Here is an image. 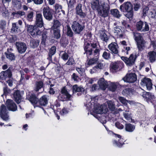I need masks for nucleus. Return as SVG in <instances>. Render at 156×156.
Segmentation results:
<instances>
[{"mask_svg":"<svg viewBox=\"0 0 156 156\" xmlns=\"http://www.w3.org/2000/svg\"><path fill=\"white\" fill-rule=\"evenodd\" d=\"M43 20L42 16L41 14L39 12H37L36 16V21Z\"/></svg>","mask_w":156,"mask_h":156,"instance_id":"58","label":"nucleus"},{"mask_svg":"<svg viewBox=\"0 0 156 156\" xmlns=\"http://www.w3.org/2000/svg\"><path fill=\"white\" fill-rule=\"evenodd\" d=\"M61 91V93L59 94V95L58 96V99L61 101H65L67 100Z\"/></svg>","mask_w":156,"mask_h":156,"instance_id":"50","label":"nucleus"},{"mask_svg":"<svg viewBox=\"0 0 156 156\" xmlns=\"http://www.w3.org/2000/svg\"><path fill=\"white\" fill-rule=\"evenodd\" d=\"M72 78L75 81L77 82L79 79V77L76 74L74 73L72 75Z\"/></svg>","mask_w":156,"mask_h":156,"instance_id":"62","label":"nucleus"},{"mask_svg":"<svg viewBox=\"0 0 156 156\" xmlns=\"http://www.w3.org/2000/svg\"><path fill=\"white\" fill-rule=\"evenodd\" d=\"M6 105L8 110L12 112L17 110V107L13 101L11 99H8L6 102Z\"/></svg>","mask_w":156,"mask_h":156,"instance_id":"11","label":"nucleus"},{"mask_svg":"<svg viewBox=\"0 0 156 156\" xmlns=\"http://www.w3.org/2000/svg\"><path fill=\"white\" fill-rule=\"evenodd\" d=\"M137 79L136 76L134 73H127L125 77L122 78V80L127 82L133 83Z\"/></svg>","mask_w":156,"mask_h":156,"instance_id":"7","label":"nucleus"},{"mask_svg":"<svg viewBox=\"0 0 156 156\" xmlns=\"http://www.w3.org/2000/svg\"><path fill=\"white\" fill-rule=\"evenodd\" d=\"M82 5L79 4L76 7V14L79 15L81 18H84L86 16V14L83 12L81 9Z\"/></svg>","mask_w":156,"mask_h":156,"instance_id":"18","label":"nucleus"},{"mask_svg":"<svg viewBox=\"0 0 156 156\" xmlns=\"http://www.w3.org/2000/svg\"><path fill=\"white\" fill-rule=\"evenodd\" d=\"M100 38L102 41H104L105 42H107L108 39V38L107 35L105 32L102 31L100 33Z\"/></svg>","mask_w":156,"mask_h":156,"instance_id":"38","label":"nucleus"},{"mask_svg":"<svg viewBox=\"0 0 156 156\" xmlns=\"http://www.w3.org/2000/svg\"><path fill=\"white\" fill-rule=\"evenodd\" d=\"M100 50L99 49H96L94 51V55L96 57H98L99 55V52Z\"/></svg>","mask_w":156,"mask_h":156,"instance_id":"64","label":"nucleus"},{"mask_svg":"<svg viewBox=\"0 0 156 156\" xmlns=\"http://www.w3.org/2000/svg\"><path fill=\"white\" fill-rule=\"evenodd\" d=\"M145 97L147 100H152L155 99L154 96L150 92H147L145 95Z\"/></svg>","mask_w":156,"mask_h":156,"instance_id":"40","label":"nucleus"},{"mask_svg":"<svg viewBox=\"0 0 156 156\" xmlns=\"http://www.w3.org/2000/svg\"><path fill=\"white\" fill-rule=\"evenodd\" d=\"M0 116L2 119L4 121H7L9 118V116L8 115V111L4 105H2L0 108Z\"/></svg>","mask_w":156,"mask_h":156,"instance_id":"6","label":"nucleus"},{"mask_svg":"<svg viewBox=\"0 0 156 156\" xmlns=\"http://www.w3.org/2000/svg\"><path fill=\"white\" fill-rule=\"evenodd\" d=\"M124 109L125 112H123V115L125 118L127 120H129L131 119V113L129 110V109Z\"/></svg>","mask_w":156,"mask_h":156,"instance_id":"26","label":"nucleus"},{"mask_svg":"<svg viewBox=\"0 0 156 156\" xmlns=\"http://www.w3.org/2000/svg\"><path fill=\"white\" fill-rule=\"evenodd\" d=\"M150 61L152 63L156 60V51H151L149 52L147 55Z\"/></svg>","mask_w":156,"mask_h":156,"instance_id":"19","label":"nucleus"},{"mask_svg":"<svg viewBox=\"0 0 156 156\" xmlns=\"http://www.w3.org/2000/svg\"><path fill=\"white\" fill-rule=\"evenodd\" d=\"M118 83H109L108 89L109 90L112 92L115 91L118 86Z\"/></svg>","mask_w":156,"mask_h":156,"instance_id":"28","label":"nucleus"},{"mask_svg":"<svg viewBox=\"0 0 156 156\" xmlns=\"http://www.w3.org/2000/svg\"><path fill=\"white\" fill-rule=\"evenodd\" d=\"M34 13L32 11H30L28 12L27 15V19L29 21H31L33 20Z\"/></svg>","mask_w":156,"mask_h":156,"instance_id":"45","label":"nucleus"},{"mask_svg":"<svg viewBox=\"0 0 156 156\" xmlns=\"http://www.w3.org/2000/svg\"><path fill=\"white\" fill-rule=\"evenodd\" d=\"M61 26V24L60 22L57 20H55L53 25V27L54 29H58V28Z\"/></svg>","mask_w":156,"mask_h":156,"instance_id":"48","label":"nucleus"},{"mask_svg":"<svg viewBox=\"0 0 156 156\" xmlns=\"http://www.w3.org/2000/svg\"><path fill=\"white\" fill-rule=\"evenodd\" d=\"M44 23L43 20L36 21V25L37 27H42L43 26Z\"/></svg>","mask_w":156,"mask_h":156,"instance_id":"56","label":"nucleus"},{"mask_svg":"<svg viewBox=\"0 0 156 156\" xmlns=\"http://www.w3.org/2000/svg\"><path fill=\"white\" fill-rule=\"evenodd\" d=\"M43 11V15L44 18L49 21L51 20L53 17L52 12L49 8L47 6L44 7Z\"/></svg>","mask_w":156,"mask_h":156,"instance_id":"8","label":"nucleus"},{"mask_svg":"<svg viewBox=\"0 0 156 156\" xmlns=\"http://www.w3.org/2000/svg\"><path fill=\"white\" fill-rule=\"evenodd\" d=\"M122 94L124 95L129 94H130L129 89L126 88L124 89L122 91Z\"/></svg>","mask_w":156,"mask_h":156,"instance_id":"61","label":"nucleus"},{"mask_svg":"<svg viewBox=\"0 0 156 156\" xmlns=\"http://www.w3.org/2000/svg\"><path fill=\"white\" fill-rule=\"evenodd\" d=\"M127 13L126 14L125 16L128 18H131L133 16L132 11H127Z\"/></svg>","mask_w":156,"mask_h":156,"instance_id":"60","label":"nucleus"},{"mask_svg":"<svg viewBox=\"0 0 156 156\" xmlns=\"http://www.w3.org/2000/svg\"><path fill=\"white\" fill-rule=\"evenodd\" d=\"M6 57L10 60L12 61L15 59V56L14 54L11 53L9 51L8 49H7V52L5 53Z\"/></svg>","mask_w":156,"mask_h":156,"instance_id":"37","label":"nucleus"},{"mask_svg":"<svg viewBox=\"0 0 156 156\" xmlns=\"http://www.w3.org/2000/svg\"><path fill=\"white\" fill-rule=\"evenodd\" d=\"M136 57V55L133 54H131L128 58L122 57V59L127 66H131L134 64Z\"/></svg>","mask_w":156,"mask_h":156,"instance_id":"5","label":"nucleus"},{"mask_svg":"<svg viewBox=\"0 0 156 156\" xmlns=\"http://www.w3.org/2000/svg\"><path fill=\"white\" fill-rule=\"evenodd\" d=\"M137 46L139 50L141 51L144 49V40L137 42Z\"/></svg>","mask_w":156,"mask_h":156,"instance_id":"41","label":"nucleus"},{"mask_svg":"<svg viewBox=\"0 0 156 156\" xmlns=\"http://www.w3.org/2000/svg\"><path fill=\"white\" fill-rule=\"evenodd\" d=\"M44 83L42 81H40L36 82L34 90L38 91L43 87Z\"/></svg>","mask_w":156,"mask_h":156,"instance_id":"27","label":"nucleus"},{"mask_svg":"<svg viewBox=\"0 0 156 156\" xmlns=\"http://www.w3.org/2000/svg\"><path fill=\"white\" fill-rule=\"evenodd\" d=\"M47 38V34L46 32H44L42 34V41L41 42V44H43L44 45L45 44V43L46 39Z\"/></svg>","mask_w":156,"mask_h":156,"instance_id":"53","label":"nucleus"},{"mask_svg":"<svg viewBox=\"0 0 156 156\" xmlns=\"http://www.w3.org/2000/svg\"><path fill=\"white\" fill-rule=\"evenodd\" d=\"M123 63L120 61H117L111 64V69L114 70L122 69L123 66Z\"/></svg>","mask_w":156,"mask_h":156,"instance_id":"17","label":"nucleus"},{"mask_svg":"<svg viewBox=\"0 0 156 156\" xmlns=\"http://www.w3.org/2000/svg\"><path fill=\"white\" fill-rule=\"evenodd\" d=\"M11 69L12 67H9L7 70L2 73V75L5 78H10L12 76V72L11 71Z\"/></svg>","mask_w":156,"mask_h":156,"instance_id":"23","label":"nucleus"},{"mask_svg":"<svg viewBox=\"0 0 156 156\" xmlns=\"http://www.w3.org/2000/svg\"><path fill=\"white\" fill-rule=\"evenodd\" d=\"M111 12L112 15L117 18H119L121 16V15L120 14L119 10L117 9L111 10Z\"/></svg>","mask_w":156,"mask_h":156,"instance_id":"33","label":"nucleus"},{"mask_svg":"<svg viewBox=\"0 0 156 156\" xmlns=\"http://www.w3.org/2000/svg\"><path fill=\"white\" fill-rule=\"evenodd\" d=\"M149 8L147 6H144L142 9V14L143 16H146L148 12Z\"/></svg>","mask_w":156,"mask_h":156,"instance_id":"44","label":"nucleus"},{"mask_svg":"<svg viewBox=\"0 0 156 156\" xmlns=\"http://www.w3.org/2000/svg\"><path fill=\"white\" fill-rule=\"evenodd\" d=\"M140 84L142 87H146L148 90L152 88V84L151 80L149 78H145L142 79Z\"/></svg>","mask_w":156,"mask_h":156,"instance_id":"10","label":"nucleus"},{"mask_svg":"<svg viewBox=\"0 0 156 156\" xmlns=\"http://www.w3.org/2000/svg\"><path fill=\"white\" fill-rule=\"evenodd\" d=\"M74 62L73 59L72 58H70L68 62H66V64L68 65H73Z\"/></svg>","mask_w":156,"mask_h":156,"instance_id":"63","label":"nucleus"},{"mask_svg":"<svg viewBox=\"0 0 156 156\" xmlns=\"http://www.w3.org/2000/svg\"><path fill=\"white\" fill-rule=\"evenodd\" d=\"M60 31L59 29L54 30V34L56 38H59L60 37Z\"/></svg>","mask_w":156,"mask_h":156,"instance_id":"55","label":"nucleus"},{"mask_svg":"<svg viewBox=\"0 0 156 156\" xmlns=\"http://www.w3.org/2000/svg\"><path fill=\"white\" fill-rule=\"evenodd\" d=\"M62 92L65 98L67 100H69L71 97V95L68 92L67 90L65 87H63L62 90Z\"/></svg>","mask_w":156,"mask_h":156,"instance_id":"36","label":"nucleus"},{"mask_svg":"<svg viewBox=\"0 0 156 156\" xmlns=\"http://www.w3.org/2000/svg\"><path fill=\"white\" fill-rule=\"evenodd\" d=\"M98 60V57H96L89 59L87 65H92L96 63Z\"/></svg>","mask_w":156,"mask_h":156,"instance_id":"42","label":"nucleus"},{"mask_svg":"<svg viewBox=\"0 0 156 156\" xmlns=\"http://www.w3.org/2000/svg\"><path fill=\"white\" fill-rule=\"evenodd\" d=\"M29 101L33 104L35 105L38 102V99L34 94H31L29 99Z\"/></svg>","mask_w":156,"mask_h":156,"instance_id":"32","label":"nucleus"},{"mask_svg":"<svg viewBox=\"0 0 156 156\" xmlns=\"http://www.w3.org/2000/svg\"><path fill=\"white\" fill-rule=\"evenodd\" d=\"M83 90L84 89L83 87L81 86H78L77 85H74L73 87V94L77 92H82Z\"/></svg>","mask_w":156,"mask_h":156,"instance_id":"30","label":"nucleus"},{"mask_svg":"<svg viewBox=\"0 0 156 156\" xmlns=\"http://www.w3.org/2000/svg\"><path fill=\"white\" fill-rule=\"evenodd\" d=\"M54 7L56 11L58 12H60L61 10H62V6L58 4H55L54 5Z\"/></svg>","mask_w":156,"mask_h":156,"instance_id":"52","label":"nucleus"},{"mask_svg":"<svg viewBox=\"0 0 156 156\" xmlns=\"http://www.w3.org/2000/svg\"><path fill=\"white\" fill-rule=\"evenodd\" d=\"M56 48L55 46H53L49 50V52L48 54L49 57L48 58L49 60H51V57L52 55H54L56 52Z\"/></svg>","mask_w":156,"mask_h":156,"instance_id":"29","label":"nucleus"},{"mask_svg":"<svg viewBox=\"0 0 156 156\" xmlns=\"http://www.w3.org/2000/svg\"><path fill=\"white\" fill-rule=\"evenodd\" d=\"M114 33L118 38L122 37L124 34L123 29L119 26L114 27Z\"/></svg>","mask_w":156,"mask_h":156,"instance_id":"14","label":"nucleus"},{"mask_svg":"<svg viewBox=\"0 0 156 156\" xmlns=\"http://www.w3.org/2000/svg\"><path fill=\"white\" fill-rule=\"evenodd\" d=\"M115 136L116 137V139L115 140L113 141V144L114 146L120 147L124 144V140L121 137V136L120 135L115 134Z\"/></svg>","mask_w":156,"mask_h":156,"instance_id":"15","label":"nucleus"},{"mask_svg":"<svg viewBox=\"0 0 156 156\" xmlns=\"http://www.w3.org/2000/svg\"><path fill=\"white\" fill-rule=\"evenodd\" d=\"M98 83L100 88L102 90H105L108 85L107 82L103 78L99 80Z\"/></svg>","mask_w":156,"mask_h":156,"instance_id":"20","label":"nucleus"},{"mask_svg":"<svg viewBox=\"0 0 156 156\" xmlns=\"http://www.w3.org/2000/svg\"><path fill=\"white\" fill-rule=\"evenodd\" d=\"M136 28L137 30L141 32H145L148 31L149 30V27L147 23L141 21L136 23Z\"/></svg>","mask_w":156,"mask_h":156,"instance_id":"4","label":"nucleus"},{"mask_svg":"<svg viewBox=\"0 0 156 156\" xmlns=\"http://www.w3.org/2000/svg\"><path fill=\"white\" fill-rule=\"evenodd\" d=\"M76 71L81 75L83 74L84 73V69L81 68H76Z\"/></svg>","mask_w":156,"mask_h":156,"instance_id":"59","label":"nucleus"},{"mask_svg":"<svg viewBox=\"0 0 156 156\" xmlns=\"http://www.w3.org/2000/svg\"><path fill=\"white\" fill-rule=\"evenodd\" d=\"M108 107L110 110L113 111L115 108V104L112 101H108L107 102Z\"/></svg>","mask_w":156,"mask_h":156,"instance_id":"39","label":"nucleus"},{"mask_svg":"<svg viewBox=\"0 0 156 156\" xmlns=\"http://www.w3.org/2000/svg\"><path fill=\"white\" fill-rule=\"evenodd\" d=\"M102 56L104 59L108 60L110 58V53L109 52L105 51L103 52Z\"/></svg>","mask_w":156,"mask_h":156,"instance_id":"46","label":"nucleus"},{"mask_svg":"<svg viewBox=\"0 0 156 156\" xmlns=\"http://www.w3.org/2000/svg\"><path fill=\"white\" fill-rule=\"evenodd\" d=\"M104 67V64L102 62L98 63L97 65L94 66L91 70V73H93L97 71V69H102Z\"/></svg>","mask_w":156,"mask_h":156,"instance_id":"22","label":"nucleus"},{"mask_svg":"<svg viewBox=\"0 0 156 156\" xmlns=\"http://www.w3.org/2000/svg\"><path fill=\"white\" fill-rule=\"evenodd\" d=\"M27 31L30 34L31 33L32 31H33L35 26H34L32 25H27Z\"/></svg>","mask_w":156,"mask_h":156,"instance_id":"57","label":"nucleus"},{"mask_svg":"<svg viewBox=\"0 0 156 156\" xmlns=\"http://www.w3.org/2000/svg\"><path fill=\"white\" fill-rule=\"evenodd\" d=\"M62 54L61 55V58L64 60H67L68 57L69 55L68 54L65 52H64L63 51H62L61 52V54Z\"/></svg>","mask_w":156,"mask_h":156,"instance_id":"51","label":"nucleus"},{"mask_svg":"<svg viewBox=\"0 0 156 156\" xmlns=\"http://www.w3.org/2000/svg\"><path fill=\"white\" fill-rule=\"evenodd\" d=\"M120 10L123 12L130 11L133 10V5L129 2L124 3L120 6Z\"/></svg>","mask_w":156,"mask_h":156,"instance_id":"12","label":"nucleus"},{"mask_svg":"<svg viewBox=\"0 0 156 156\" xmlns=\"http://www.w3.org/2000/svg\"><path fill=\"white\" fill-rule=\"evenodd\" d=\"M92 8L96 9L99 16L103 17L107 16L109 13L110 6L109 4L104 0L95 1L91 3Z\"/></svg>","mask_w":156,"mask_h":156,"instance_id":"1","label":"nucleus"},{"mask_svg":"<svg viewBox=\"0 0 156 156\" xmlns=\"http://www.w3.org/2000/svg\"><path fill=\"white\" fill-rule=\"evenodd\" d=\"M20 27L17 26L16 23H13L12 24V30L15 33H17L18 31H20Z\"/></svg>","mask_w":156,"mask_h":156,"instance_id":"43","label":"nucleus"},{"mask_svg":"<svg viewBox=\"0 0 156 156\" xmlns=\"http://www.w3.org/2000/svg\"><path fill=\"white\" fill-rule=\"evenodd\" d=\"M16 45L18 52L20 54L24 53L27 48L26 44L22 42H17Z\"/></svg>","mask_w":156,"mask_h":156,"instance_id":"13","label":"nucleus"},{"mask_svg":"<svg viewBox=\"0 0 156 156\" xmlns=\"http://www.w3.org/2000/svg\"><path fill=\"white\" fill-rule=\"evenodd\" d=\"M97 46L96 43H91L90 44L87 43L85 44L84 49L87 55H90L92 54V50L90 48L91 47L95 48Z\"/></svg>","mask_w":156,"mask_h":156,"instance_id":"9","label":"nucleus"},{"mask_svg":"<svg viewBox=\"0 0 156 156\" xmlns=\"http://www.w3.org/2000/svg\"><path fill=\"white\" fill-rule=\"evenodd\" d=\"M119 99L120 102H121L122 104L126 105H125V107L126 108H127L126 105L128 102V100H126L124 98L122 97H119Z\"/></svg>","mask_w":156,"mask_h":156,"instance_id":"47","label":"nucleus"},{"mask_svg":"<svg viewBox=\"0 0 156 156\" xmlns=\"http://www.w3.org/2000/svg\"><path fill=\"white\" fill-rule=\"evenodd\" d=\"M134 39L136 42L144 40L141 34L138 33H133Z\"/></svg>","mask_w":156,"mask_h":156,"instance_id":"31","label":"nucleus"},{"mask_svg":"<svg viewBox=\"0 0 156 156\" xmlns=\"http://www.w3.org/2000/svg\"><path fill=\"white\" fill-rule=\"evenodd\" d=\"M86 99L87 101L86 106L89 110L94 107L93 111L97 114H102L108 111V109L105 104L101 105L98 103H94V98H92L91 96L88 95L86 97Z\"/></svg>","mask_w":156,"mask_h":156,"instance_id":"2","label":"nucleus"},{"mask_svg":"<svg viewBox=\"0 0 156 156\" xmlns=\"http://www.w3.org/2000/svg\"><path fill=\"white\" fill-rule=\"evenodd\" d=\"M67 35L69 37H72L73 35V32L70 28L69 26H67Z\"/></svg>","mask_w":156,"mask_h":156,"instance_id":"54","label":"nucleus"},{"mask_svg":"<svg viewBox=\"0 0 156 156\" xmlns=\"http://www.w3.org/2000/svg\"><path fill=\"white\" fill-rule=\"evenodd\" d=\"M71 27L75 34H79L83 30L85 26L83 23L74 21L72 23Z\"/></svg>","mask_w":156,"mask_h":156,"instance_id":"3","label":"nucleus"},{"mask_svg":"<svg viewBox=\"0 0 156 156\" xmlns=\"http://www.w3.org/2000/svg\"><path fill=\"white\" fill-rule=\"evenodd\" d=\"M108 48L112 53L114 54H117L118 53L119 47L116 43H111L108 45Z\"/></svg>","mask_w":156,"mask_h":156,"instance_id":"16","label":"nucleus"},{"mask_svg":"<svg viewBox=\"0 0 156 156\" xmlns=\"http://www.w3.org/2000/svg\"><path fill=\"white\" fill-rule=\"evenodd\" d=\"M150 46L152 48L153 51H156V41H151L150 44Z\"/></svg>","mask_w":156,"mask_h":156,"instance_id":"49","label":"nucleus"},{"mask_svg":"<svg viewBox=\"0 0 156 156\" xmlns=\"http://www.w3.org/2000/svg\"><path fill=\"white\" fill-rule=\"evenodd\" d=\"M135 127L130 123H127L125 125L126 130L129 132H132L135 129Z\"/></svg>","mask_w":156,"mask_h":156,"instance_id":"34","label":"nucleus"},{"mask_svg":"<svg viewBox=\"0 0 156 156\" xmlns=\"http://www.w3.org/2000/svg\"><path fill=\"white\" fill-rule=\"evenodd\" d=\"M48 97L45 95L42 96L38 101L39 104L41 106H45L48 103Z\"/></svg>","mask_w":156,"mask_h":156,"instance_id":"21","label":"nucleus"},{"mask_svg":"<svg viewBox=\"0 0 156 156\" xmlns=\"http://www.w3.org/2000/svg\"><path fill=\"white\" fill-rule=\"evenodd\" d=\"M41 33V31L39 29V28L36 26H35V27L30 34L33 37H35L37 35H40Z\"/></svg>","mask_w":156,"mask_h":156,"instance_id":"24","label":"nucleus"},{"mask_svg":"<svg viewBox=\"0 0 156 156\" xmlns=\"http://www.w3.org/2000/svg\"><path fill=\"white\" fill-rule=\"evenodd\" d=\"M14 97L17 103H19L20 102L21 97L19 91L17 90L14 92Z\"/></svg>","mask_w":156,"mask_h":156,"instance_id":"25","label":"nucleus"},{"mask_svg":"<svg viewBox=\"0 0 156 156\" xmlns=\"http://www.w3.org/2000/svg\"><path fill=\"white\" fill-rule=\"evenodd\" d=\"M39 43V40H33L30 41V45L33 48H35L38 46Z\"/></svg>","mask_w":156,"mask_h":156,"instance_id":"35","label":"nucleus"}]
</instances>
